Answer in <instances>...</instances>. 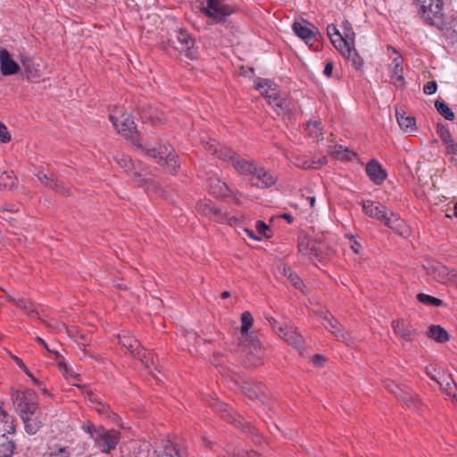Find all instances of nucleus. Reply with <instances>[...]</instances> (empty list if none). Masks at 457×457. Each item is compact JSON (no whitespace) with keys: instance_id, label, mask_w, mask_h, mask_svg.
<instances>
[{"instance_id":"nucleus-1","label":"nucleus","mask_w":457,"mask_h":457,"mask_svg":"<svg viewBox=\"0 0 457 457\" xmlns=\"http://www.w3.org/2000/svg\"><path fill=\"white\" fill-rule=\"evenodd\" d=\"M138 147L145 151V154L150 158L156 160L159 164H166L170 173L175 174L177 172V169L179 168L177 161L178 156L174 154L172 145L164 144L159 148H145L141 145H138Z\"/></svg>"},{"instance_id":"nucleus-2","label":"nucleus","mask_w":457,"mask_h":457,"mask_svg":"<svg viewBox=\"0 0 457 457\" xmlns=\"http://www.w3.org/2000/svg\"><path fill=\"white\" fill-rule=\"evenodd\" d=\"M256 89H264L262 95L267 98L268 103L271 105L278 115L283 114L286 111L289 110V104L285 97L278 95L275 84L269 79H259L255 84Z\"/></svg>"},{"instance_id":"nucleus-3","label":"nucleus","mask_w":457,"mask_h":457,"mask_svg":"<svg viewBox=\"0 0 457 457\" xmlns=\"http://www.w3.org/2000/svg\"><path fill=\"white\" fill-rule=\"evenodd\" d=\"M109 117L117 132L129 138L135 145L138 146L137 131L135 122L131 120L130 116L119 110L111 113Z\"/></svg>"},{"instance_id":"nucleus-4","label":"nucleus","mask_w":457,"mask_h":457,"mask_svg":"<svg viewBox=\"0 0 457 457\" xmlns=\"http://www.w3.org/2000/svg\"><path fill=\"white\" fill-rule=\"evenodd\" d=\"M92 439L102 453H109L116 448L120 439V433L115 429L97 427V429L92 432Z\"/></svg>"},{"instance_id":"nucleus-5","label":"nucleus","mask_w":457,"mask_h":457,"mask_svg":"<svg viewBox=\"0 0 457 457\" xmlns=\"http://www.w3.org/2000/svg\"><path fill=\"white\" fill-rule=\"evenodd\" d=\"M202 11L215 22L223 21L233 12V9L220 0H203Z\"/></svg>"},{"instance_id":"nucleus-6","label":"nucleus","mask_w":457,"mask_h":457,"mask_svg":"<svg viewBox=\"0 0 457 457\" xmlns=\"http://www.w3.org/2000/svg\"><path fill=\"white\" fill-rule=\"evenodd\" d=\"M442 8L443 1H437L435 5H429L428 8L419 10V12L426 23L442 29L445 25Z\"/></svg>"},{"instance_id":"nucleus-7","label":"nucleus","mask_w":457,"mask_h":457,"mask_svg":"<svg viewBox=\"0 0 457 457\" xmlns=\"http://www.w3.org/2000/svg\"><path fill=\"white\" fill-rule=\"evenodd\" d=\"M210 405L216 411L220 413L221 418L227 420L228 422L237 427H242L243 428H248L250 429V423L246 421L244 422V419L237 412L233 411L227 403L218 400H212Z\"/></svg>"},{"instance_id":"nucleus-8","label":"nucleus","mask_w":457,"mask_h":457,"mask_svg":"<svg viewBox=\"0 0 457 457\" xmlns=\"http://www.w3.org/2000/svg\"><path fill=\"white\" fill-rule=\"evenodd\" d=\"M12 397L14 404L17 405V410L19 411L21 419L31 416L32 414H37V412L41 411L37 403L28 398L24 393L17 391L13 394Z\"/></svg>"},{"instance_id":"nucleus-9","label":"nucleus","mask_w":457,"mask_h":457,"mask_svg":"<svg viewBox=\"0 0 457 457\" xmlns=\"http://www.w3.org/2000/svg\"><path fill=\"white\" fill-rule=\"evenodd\" d=\"M292 29L295 35L303 39L305 44L312 46L316 41L318 29L307 21L302 20V21H295L292 25Z\"/></svg>"},{"instance_id":"nucleus-10","label":"nucleus","mask_w":457,"mask_h":457,"mask_svg":"<svg viewBox=\"0 0 457 457\" xmlns=\"http://www.w3.org/2000/svg\"><path fill=\"white\" fill-rule=\"evenodd\" d=\"M388 50H392L395 56L392 57V62L389 65L390 78L392 83L398 88H401L404 85V77L403 75V58L399 53L393 47H388Z\"/></svg>"},{"instance_id":"nucleus-11","label":"nucleus","mask_w":457,"mask_h":457,"mask_svg":"<svg viewBox=\"0 0 457 457\" xmlns=\"http://www.w3.org/2000/svg\"><path fill=\"white\" fill-rule=\"evenodd\" d=\"M206 150L212 155L225 162H233L237 154L226 145H220L217 140L212 139L206 143Z\"/></svg>"},{"instance_id":"nucleus-12","label":"nucleus","mask_w":457,"mask_h":457,"mask_svg":"<svg viewBox=\"0 0 457 457\" xmlns=\"http://www.w3.org/2000/svg\"><path fill=\"white\" fill-rule=\"evenodd\" d=\"M177 39L179 43L178 47L180 51L185 52L187 57L195 59L196 57V48L195 47V39L191 37L185 29H180L177 34Z\"/></svg>"},{"instance_id":"nucleus-13","label":"nucleus","mask_w":457,"mask_h":457,"mask_svg":"<svg viewBox=\"0 0 457 457\" xmlns=\"http://www.w3.org/2000/svg\"><path fill=\"white\" fill-rule=\"evenodd\" d=\"M363 211L366 215L385 222L389 213L386 208L378 202L370 200L364 201L362 204Z\"/></svg>"},{"instance_id":"nucleus-14","label":"nucleus","mask_w":457,"mask_h":457,"mask_svg":"<svg viewBox=\"0 0 457 457\" xmlns=\"http://www.w3.org/2000/svg\"><path fill=\"white\" fill-rule=\"evenodd\" d=\"M21 70L20 65L12 58L10 53L2 48L0 50V71L4 76L17 74Z\"/></svg>"},{"instance_id":"nucleus-15","label":"nucleus","mask_w":457,"mask_h":457,"mask_svg":"<svg viewBox=\"0 0 457 457\" xmlns=\"http://www.w3.org/2000/svg\"><path fill=\"white\" fill-rule=\"evenodd\" d=\"M323 325L328 328L338 340L345 342L346 345L352 343L351 336L347 331L341 328L340 324L333 316L325 317Z\"/></svg>"},{"instance_id":"nucleus-16","label":"nucleus","mask_w":457,"mask_h":457,"mask_svg":"<svg viewBox=\"0 0 457 457\" xmlns=\"http://www.w3.org/2000/svg\"><path fill=\"white\" fill-rule=\"evenodd\" d=\"M428 273L432 274L439 282L455 283L457 278V271L454 270H449L445 266L441 264L432 265L428 269Z\"/></svg>"},{"instance_id":"nucleus-17","label":"nucleus","mask_w":457,"mask_h":457,"mask_svg":"<svg viewBox=\"0 0 457 457\" xmlns=\"http://www.w3.org/2000/svg\"><path fill=\"white\" fill-rule=\"evenodd\" d=\"M244 337L245 339L243 340V344L248 348L249 352L248 360L253 365H257L262 359L263 352L262 344L258 339L253 338L251 335H249L248 338H246V337Z\"/></svg>"},{"instance_id":"nucleus-18","label":"nucleus","mask_w":457,"mask_h":457,"mask_svg":"<svg viewBox=\"0 0 457 457\" xmlns=\"http://www.w3.org/2000/svg\"><path fill=\"white\" fill-rule=\"evenodd\" d=\"M277 334L288 344L294 345L297 349H302L303 345V337L294 328L278 327Z\"/></svg>"},{"instance_id":"nucleus-19","label":"nucleus","mask_w":457,"mask_h":457,"mask_svg":"<svg viewBox=\"0 0 457 457\" xmlns=\"http://www.w3.org/2000/svg\"><path fill=\"white\" fill-rule=\"evenodd\" d=\"M366 173L370 180L376 184H382L386 179V172L376 160L370 161L366 165Z\"/></svg>"},{"instance_id":"nucleus-20","label":"nucleus","mask_w":457,"mask_h":457,"mask_svg":"<svg viewBox=\"0 0 457 457\" xmlns=\"http://www.w3.org/2000/svg\"><path fill=\"white\" fill-rule=\"evenodd\" d=\"M392 327L395 333L405 342L411 341L416 334V329L413 328L409 322L403 320L393 321Z\"/></svg>"},{"instance_id":"nucleus-21","label":"nucleus","mask_w":457,"mask_h":457,"mask_svg":"<svg viewBox=\"0 0 457 457\" xmlns=\"http://www.w3.org/2000/svg\"><path fill=\"white\" fill-rule=\"evenodd\" d=\"M24 423V429L29 435H35L39 428L43 426L45 416L40 411L37 414L27 416L21 419Z\"/></svg>"},{"instance_id":"nucleus-22","label":"nucleus","mask_w":457,"mask_h":457,"mask_svg":"<svg viewBox=\"0 0 457 457\" xmlns=\"http://www.w3.org/2000/svg\"><path fill=\"white\" fill-rule=\"evenodd\" d=\"M234 169L240 174L245 176H253L256 173L257 166L252 162L241 158L239 155H236L232 162Z\"/></svg>"},{"instance_id":"nucleus-23","label":"nucleus","mask_w":457,"mask_h":457,"mask_svg":"<svg viewBox=\"0 0 457 457\" xmlns=\"http://www.w3.org/2000/svg\"><path fill=\"white\" fill-rule=\"evenodd\" d=\"M209 187L211 193L217 197H226L231 193L228 185L217 177H211L209 179Z\"/></svg>"},{"instance_id":"nucleus-24","label":"nucleus","mask_w":457,"mask_h":457,"mask_svg":"<svg viewBox=\"0 0 457 457\" xmlns=\"http://www.w3.org/2000/svg\"><path fill=\"white\" fill-rule=\"evenodd\" d=\"M396 120L399 127L404 132L412 133L416 130V120L413 116L406 115L404 112L396 110Z\"/></svg>"},{"instance_id":"nucleus-25","label":"nucleus","mask_w":457,"mask_h":457,"mask_svg":"<svg viewBox=\"0 0 457 457\" xmlns=\"http://www.w3.org/2000/svg\"><path fill=\"white\" fill-rule=\"evenodd\" d=\"M384 223L401 236L407 233V228L404 221L398 216L395 215L392 212H389V215Z\"/></svg>"},{"instance_id":"nucleus-26","label":"nucleus","mask_w":457,"mask_h":457,"mask_svg":"<svg viewBox=\"0 0 457 457\" xmlns=\"http://www.w3.org/2000/svg\"><path fill=\"white\" fill-rule=\"evenodd\" d=\"M14 420L5 411H0V435L12 436L15 432Z\"/></svg>"},{"instance_id":"nucleus-27","label":"nucleus","mask_w":457,"mask_h":457,"mask_svg":"<svg viewBox=\"0 0 457 457\" xmlns=\"http://www.w3.org/2000/svg\"><path fill=\"white\" fill-rule=\"evenodd\" d=\"M15 442L10 436L0 435V457H12Z\"/></svg>"},{"instance_id":"nucleus-28","label":"nucleus","mask_w":457,"mask_h":457,"mask_svg":"<svg viewBox=\"0 0 457 457\" xmlns=\"http://www.w3.org/2000/svg\"><path fill=\"white\" fill-rule=\"evenodd\" d=\"M428 337L437 343H445L450 338L448 332L439 325H431L428 330Z\"/></svg>"},{"instance_id":"nucleus-29","label":"nucleus","mask_w":457,"mask_h":457,"mask_svg":"<svg viewBox=\"0 0 457 457\" xmlns=\"http://www.w3.org/2000/svg\"><path fill=\"white\" fill-rule=\"evenodd\" d=\"M253 177L262 182V187H270L277 181V178L263 167H257L256 173L253 174Z\"/></svg>"},{"instance_id":"nucleus-30","label":"nucleus","mask_w":457,"mask_h":457,"mask_svg":"<svg viewBox=\"0 0 457 457\" xmlns=\"http://www.w3.org/2000/svg\"><path fill=\"white\" fill-rule=\"evenodd\" d=\"M38 64H37L33 60L26 58L22 60V67L25 70L26 76L29 79H33L40 77V71L38 68Z\"/></svg>"},{"instance_id":"nucleus-31","label":"nucleus","mask_w":457,"mask_h":457,"mask_svg":"<svg viewBox=\"0 0 457 457\" xmlns=\"http://www.w3.org/2000/svg\"><path fill=\"white\" fill-rule=\"evenodd\" d=\"M242 392L251 399H260L263 395L261 385H252L248 382L243 384Z\"/></svg>"},{"instance_id":"nucleus-32","label":"nucleus","mask_w":457,"mask_h":457,"mask_svg":"<svg viewBox=\"0 0 457 457\" xmlns=\"http://www.w3.org/2000/svg\"><path fill=\"white\" fill-rule=\"evenodd\" d=\"M197 212L202 213L204 216H213L217 219L221 218V211L220 209L215 208L214 206H212L208 203L205 202H199L197 204Z\"/></svg>"},{"instance_id":"nucleus-33","label":"nucleus","mask_w":457,"mask_h":457,"mask_svg":"<svg viewBox=\"0 0 457 457\" xmlns=\"http://www.w3.org/2000/svg\"><path fill=\"white\" fill-rule=\"evenodd\" d=\"M161 457H186V455L175 444L168 440L163 445V452Z\"/></svg>"},{"instance_id":"nucleus-34","label":"nucleus","mask_w":457,"mask_h":457,"mask_svg":"<svg viewBox=\"0 0 457 457\" xmlns=\"http://www.w3.org/2000/svg\"><path fill=\"white\" fill-rule=\"evenodd\" d=\"M399 401L404 403L407 407L413 410H418L420 405V400L416 395H413L410 392L403 393L399 396Z\"/></svg>"},{"instance_id":"nucleus-35","label":"nucleus","mask_w":457,"mask_h":457,"mask_svg":"<svg viewBox=\"0 0 457 457\" xmlns=\"http://www.w3.org/2000/svg\"><path fill=\"white\" fill-rule=\"evenodd\" d=\"M334 38H330L333 46L339 50L343 54H346L347 49L351 46L350 41L347 38H344V37L339 33Z\"/></svg>"},{"instance_id":"nucleus-36","label":"nucleus","mask_w":457,"mask_h":457,"mask_svg":"<svg viewBox=\"0 0 457 457\" xmlns=\"http://www.w3.org/2000/svg\"><path fill=\"white\" fill-rule=\"evenodd\" d=\"M435 107L436 111L443 116L445 119L448 120H454V113L453 111L449 108V106L442 100H436L435 102Z\"/></svg>"},{"instance_id":"nucleus-37","label":"nucleus","mask_w":457,"mask_h":457,"mask_svg":"<svg viewBox=\"0 0 457 457\" xmlns=\"http://www.w3.org/2000/svg\"><path fill=\"white\" fill-rule=\"evenodd\" d=\"M241 334L243 337H246V338L249 337V329L251 328L253 325V316L249 312H244L241 316Z\"/></svg>"},{"instance_id":"nucleus-38","label":"nucleus","mask_w":457,"mask_h":457,"mask_svg":"<svg viewBox=\"0 0 457 457\" xmlns=\"http://www.w3.org/2000/svg\"><path fill=\"white\" fill-rule=\"evenodd\" d=\"M349 60L352 61L353 66L359 70L361 68L363 64V60L360 56V54L357 53L356 49L353 46H350L347 51L346 54H345Z\"/></svg>"},{"instance_id":"nucleus-39","label":"nucleus","mask_w":457,"mask_h":457,"mask_svg":"<svg viewBox=\"0 0 457 457\" xmlns=\"http://www.w3.org/2000/svg\"><path fill=\"white\" fill-rule=\"evenodd\" d=\"M284 276L289 282L297 289L301 288L302 280L297 274H295L290 268L283 267L282 270Z\"/></svg>"},{"instance_id":"nucleus-40","label":"nucleus","mask_w":457,"mask_h":457,"mask_svg":"<svg viewBox=\"0 0 457 457\" xmlns=\"http://www.w3.org/2000/svg\"><path fill=\"white\" fill-rule=\"evenodd\" d=\"M117 163L123 168L126 171L136 170V164L132 162L131 158L128 155H118L115 157Z\"/></svg>"},{"instance_id":"nucleus-41","label":"nucleus","mask_w":457,"mask_h":457,"mask_svg":"<svg viewBox=\"0 0 457 457\" xmlns=\"http://www.w3.org/2000/svg\"><path fill=\"white\" fill-rule=\"evenodd\" d=\"M417 299L419 302L428 305L442 306L444 304L441 299L422 293L417 295Z\"/></svg>"},{"instance_id":"nucleus-42","label":"nucleus","mask_w":457,"mask_h":457,"mask_svg":"<svg viewBox=\"0 0 457 457\" xmlns=\"http://www.w3.org/2000/svg\"><path fill=\"white\" fill-rule=\"evenodd\" d=\"M44 457H71V452L68 447H55Z\"/></svg>"},{"instance_id":"nucleus-43","label":"nucleus","mask_w":457,"mask_h":457,"mask_svg":"<svg viewBox=\"0 0 457 457\" xmlns=\"http://www.w3.org/2000/svg\"><path fill=\"white\" fill-rule=\"evenodd\" d=\"M9 301L14 303L19 308L22 309L25 312H28L30 316H33L34 314H37L34 310H30V303L27 302L25 299H14V298H9Z\"/></svg>"},{"instance_id":"nucleus-44","label":"nucleus","mask_w":457,"mask_h":457,"mask_svg":"<svg viewBox=\"0 0 457 457\" xmlns=\"http://www.w3.org/2000/svg\"><path fill=\"white\" fill-rule=\"evenodd\" d=\"M436 131H437V134L439 135L441 140L445 144H448L449 142H451V140H453L449 130L444 125L437 124Z\"/></svg>"},{"instance_id":"nucleus-45","label":"nucleus","mask_w":457,"mask_h":457,"mask_svg":"<svg viewBox=\"0 0 457 457\" xmlns=\"http://www.w3.org/2000/svg\"><path fill=\"white\" fill-rule=\"evenodd\" d=\"M312 242L313 241H311L307 237L300 238L299 243H298V247H299L300 253H302L304 255L310 253L311 252H309V248Z\"/></svg>"},{"instance_id":"nucleus-46","label":"nucleus","mask_w":457,"mask_h":457,"mask_svg":"<svg viewBox=\"0 0 457 457\" xmlns=\"http://www.w3.org/2000/svg\"><path fill=\"white\" fill-rule=\"evenodd\" d=\"M334 154L336 155L337 158L343 160H351L352 156L355 155V154L353 151H350L348 149L343 150L341 148L340 150L335 151Z\"/></svg>"},{"instance_id":"nucleus-47","label":"nucleus","mask_w":457,"mask_h":457,"mask_svg":"<svg viewBox=\"0 0 457 457\" xmlns=\"http://www.w3.org/2000/svg\"><path fill=\"white\" fill-rule=\"evenodd\" d=\"M11 141V134L9 133L6 126L0 122V142L8 143Z\"/></svg>"},{"instance_id":"nucleus-48","label":"nucleus","mask_w":457,"mask_h":457,"mask_svg":"<svg viewBox=\"0 0 457 457\" xmlns=\"http://www.w3.org/2000/svg\"><path fill=\"white\" fill-rule=\"evenodd\" d=\"M59 367L63 371V374L67 378H73L75 379L79 378V375L73 372L71 368H69L65 363L60 362Z\"/></svg>"},{"instance_id":"nucleus-49","label":"nucleus","mask_w":457,"mask_h":457,"mask_svg":"<svg viewBox=\"0 0 457 457\" xmlns=\"http://www.w3.org/2000/svg\"><path fill=\"white\" fill-rule=\"evenodd\" d=\"M256 229L260 235L264 236L266 237H270V235L268 234V232L270 231V228L263 221L258 220L256 222Z\"/></svg>"},{"instance_id":"nucleus-50","label":"nucleus","mask_w":457,"mask_h":457,"mask_svg":"<svg viewBox=\"0 0 457 457\" xmlns=\"http://www.w3.org/2000/svg\"><path fill=\"white\" fill-rule=\"evenodd\" d=\"M89 400L93 403H96V410L100 413V414H108V411H109V407L104 405V403H102L101 402L97 401L96 399H95L93 396H90Z\"/></svg>"},{"instance_id":"nucleus-51","label":"nucleus","mask_w":457,"mask_h":457,"mask_svg":"<svg viewBox=\"0 0 457 457\" xmlns=\"http://www.w3.org/2000/svg\"><path fill=\"white\" fill-rule=\"evenodd\" d=\"M120 344L122 346L128 348L132 353H134L138 347V343L136 340L130 342L129 339L124 338L123 340H120Z\"/></svg>"},{"instance_id":"nucleus-52","label":"nucleus","mask_w":457,"mask_h":457,"mask_svg":"<svg viewBox=\"0 0 457 457\" xmlns=\"http://www.w3.org/2000/svg\"><path fill=\"white\" fill-rule=\"evenodd\" d=\"M437 85L436 82L432 80L428 81L423 87V91L426 95H432L436 91Z\"/></svg>"},{"instance_id":"nucleus-53","label":"nucleus","mask_w":457,"mask_h":457,"mask_svg":"<svg viewBox=\"0 0 457 457\" xmlns=\"http://www.w3.org/2000/svg\"><path fill=\"white\" fill-rule=\"evenodd\" d=\"M48 187L55 190L58 193L64 194L66 192L65 187L58 181H55L54 179L51 180Z\"/></svg>"},{"instance_id":"nucleus-54","label":"nucleus","mask_w":457,"mask_h":457,"mask_svg":"<svg viewBox=\"0 0 457 457\" xmlns=\"http://www.w3.org/2000/svg\"><path fill=\"white\" fill-rule=\"evenodd\" d=\"M348 23H346L345 25V36L344 38H347L349 39L350 41V46H353V37H354V32L353 30V29L351 27L348 28Z\"/></svg>"},{"instance_id":"nucleus-55","label":"nucleus","mask_w":457,"mask_h":457,"mask_svg":"<svg viewBox=\"0 0 457 457\" xmlns=\"http://www.w3.org/2000/svg\"><path fill=\"white\" fill-rule=\"evenodd\" d=\"M37 177L39 179V181L42 184H44L46 187H48L51 180L53 179L52 178L48 177L46 173H44L42 171L37 172Z\"/></svg>"},{"instance_id":"nucleus-56","label":"nucleus","mask_w":457,"mask_h":457,"mask_svg":"<svg viewBox=\"0 0 457 457\" xmlns=\"http://www.w3.org/2000/svg\"><path fill=\"white\" fill-rule=\"evenodd\" d=\"M310 253L306 254L310 258L318 257L320 254V250L317 248L316 243L313 241L309 248Z\"/></svg>"},{"instance_id":"nucleus-57","label":"nucleus","mask_w":457,"mask_h":457,"mask_svg":"<svg viewBox=\"0 0 457 457\" xmlns=\"http://www.w3.org/2000/svg\"><path fill=\"white\" fill-rule=\"evenodd\" d=\"M327 33L329 38H334L333 37H336L340 32L334 24H329L327 27Z\"/></svg>"},{"instance_id":"nucleus-58","label":"nucleus","mask_w":457,"mask_h":457,"mask_svg":"<svg viewBox=\"0 0 457 457\" xmlns=\"http://www.w3.org/2000/svg\"><path fill=\"white\" fill-rule=\"evenodd\" d=\"M445 145L448 154L457 155V145L453 142V140H451V142Z\"/></svg>"},{"instance_id":"nucleus-59","label":"nucleus","mask_w":457,"mask_h":457,"mask_svg":"<svg viewBox=\"0 0 457 457\" xmlns=\"http://www.w3.org/2000/svg\"><path fill=\"white\" fill-rule=\"evenodd\" d=\"M385 387L390 391L392 394L395 392V389L398 388V384L395 383L394 381L386 380L384 382Z\"/></svg>"},{"instance_id":"nucleus-60","label":"nucleus","mask_w":457,"mask_h":457,"mask_svg":"<svg viewBox=\"0 0 457 457\" xmlns=\"http://www.w3.org/2000/svg\"><path fill=\"white\" fill-rule=\"evenodd\" d=\"M453 388L457 390V385L452 380L451 382H447L445 386L443 387L444 390H445L449 395L453 394Z\"/></svg>"},{"instance_id":"nucleus-61","label":"nucleus","mask_w":457,"mask_h":457,"mask_svg":"<svg viewBox=\"0 0 457 457\" xmlns=\"http://www.w3.org/2000/svg\"><path fill=\"white\" fill-rule=\"evenodd\" d=\"M333 71V63L328 62L326 63L323 73L327 77H331Z\"/></svg>"},{"instance_id":"nucleus-62","label":"nucleus","mask_w":457,"mask_h":457,"mask_svg":"<svg viewBox=\"0 0 457 457\" xmlns=\"http://www.w3.org/2000/svg\"><path fill=\"white\" fill-rule=\"evenodd\" d=\"M132 176H133V179L136 182H138V183H141V181L147 182L146 179H141V177L143 175L141 174L140 171H137V170L133 171Z\"/></svg>"},{"instance_id":"nucleus-63","label":"nucleus","mask_w":457,"mask_h":457,"mask_svg":"<svg viewBox=\"0 0 457 457\" xmlns=\"http://www.w3.org/2000/svg\"><path fill=\"white\" fill-rule=\"evenodd\" d=\"M351 248L355 253L359 254V253H361L362 247L359 242H357L356 240H353V244L351 245Z\"/></svg>"},{"instance_id":"nucleus-64","label":"nucleus","mask_w":457,"mask_h":457,"mask_svg":"<svg viewBox=\"0 0 457 457\" xmlns=\"http://www.w3.org/2000/svg\"><path fill=\"white\" fill-rule=\"evenodd\" d=\"M325 361V358L324 356L320 355V354H316L313 356V363L316 365V366H320L322 364V362Z\"/></svg>"}]
</instances>
